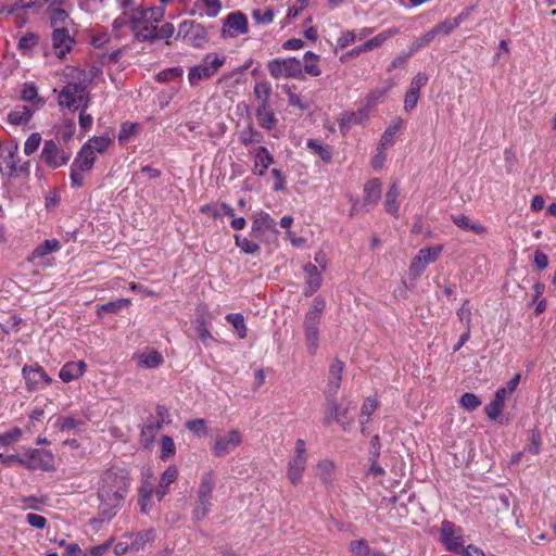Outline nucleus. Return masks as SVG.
<instances>
[{"label":"nucleus","mask_w":556,"mask_h":556,"mask_svg":"<svg viewBox=\"0 0 556 556\" xmlns=\"http://www.w3.org/2000/svg\"><path fill=\"white\" fill-rule=\"evenodd\" d=\"M306 460L305 441L303 439H298L295 442L294 456L289 462L287 471L288 479L293 485L300 483L305 470Z\"/></svg>","instance_id":"obj_7"},{"label":"nucleus","mask_w":556,"mask_h":556,"mask_svg":"<svg viewBox=\"0 0 556 556\" xmlns=\"http://www.w3.org/2000/svg\"><path fill=\"white\" fill-rule=\"evenodd\" d=\"M90 100V93L85 81H70L59 94V104L71 111L86 110Z\"/></svg>","instance_id":"obj_2"},{"label":"nucleus","mask_w":556,"mask_h":556,"mask_svg":"<svg viewBox=\"0 0 556 556\" xmlns=\"http://www.w3.org/2000/svg\"><path fill=\"white\" fill-rule=\"evenodd\" d=\"M242 435L237 430L229 431L225 437L218 438L212 448L216 457H223L240 445Z\"/></svg>","instance_id":"obj_16"},{"label":"nucleus","mask_w":556,"mask_h":556,"mask_svg":"<svg viewBox=\"0 0 556 556\" xmlns=\"http://www.w3.org/2000/svg\"><path fill=\"white\" fill-rule=\"evenodd\" d=\"M98 496L100 500L99 516L101 521L111 520L123 505L124 495L111 486H102Z\"/></svg>","instance_id":"obj_4"},{"label":"nucleus","mask_w":556,"mask_h":556,"mask_svg":"<svg viewBox=\"0 0 556 556\" xmlns=\"http://www.w3.org/2000/svg\"><path fill=\"white\" fill-rule=\"evenodd\" d=\"M451 218L460 229L469 230L478 235L486 232V228L484 226L471 222L466 215H452Z\"/></svg>","instance_id":"obj_32"},{"label":"nucleus","mask_w":556,"mask_h":556,"mask_svg":"<svg viewBox=\"0 0 556 556\" xmlns=\"http://www.w3.org/2000/svg\"><path fill=\"white\" fill-rule=\"evenodd\" d=\"M112 541L111 539L100 545L92 546L84 556H103L112 545Z\"/></svg>","instance_id":"obj_64"},{"label":"nucleus","mask_w":556,"mask_h":556,"mask_svg":"<svg viewBox=\"0 0 556 556\" xmlns=\"http://www.w3.org/2000/svg\"><path fill=\"white\" fill-rule=\"evenodd\" d=\"M343 369L344 363L341 362L340 359L336 358L331 363L328 374V383L325 389L326 397L336 396V394L338 393L341 386Z\"/></svg>","instance_id":"obj_17"},{"label":"nucleus","mask_w":556,"mask_h":556,"mask_svg":"<svg viewBox=\"0 0 556 556\" xmlns=\"http://www.w3.org/2000/svg\"><path fill=\"white\" fill-rule=\"evenodd\" d=\"M333 470V464L330 460H321L316 467V476L324 482L329 483L331 481V473Z\"/></svg>","instance_id":"obj_48"},{"label":"nucleus","mask_w":556,"mask_h":556,"mask_svg":"<svg viewBox=\"0 0 556 556\" xmlns=\"http://www.w3.org/2000/svg\"><path fill=\"white\" fill-rule=\"evenodd\" d=\"M138 130V125L130 122H125L122 124L118 140L121 142L127 141L132 135H135Z\"/></svg>","instance_id":"obj_59"},{"label":"nucleus","mask_w":556,"mask_h":556,"mask_svg":"<svg viewBox=\"0 0 556 556\" xmlns=\"http://www.w3.org/2000/svg\"><path fill=\"white\" fill-rule=\"evenodd\" d=\"M51 40L58 58L61 59L72 51L76 42L67 27L53 29Z\"/></svg>","instance_id":"obj_13"},{"label":"nucleus","mask_w":556,"mask_h":556,"mask_svg":"<svg viewBox=\"0 0 556 556\" xmlns=\"http://www.w3.org/2000/svg\"><path fill=\"white\" fill-rule=\"evenodd\" d=\"M89 146L90 144H84L72 163L73 166L84 172L90 170L96 161L93 150L90 149Z\"/></svg>","instance_id":"obj_23"},{"label":"nucleus","mask_w":556,"mask_h":556,"mask_svg":"<svg viewBox=\"0 0 556 556\" xmlns=\"http://www.w3.org/2000/svg\"><path fill=\"white\" fill-rule=\"evenodd\" d=\"M186 428L189 429L198 437L205 435L207 433V427L204 419L199 418L186 422Z\"/></svg>","instance_id":"obj_58"},{"label":"nucleus","mask_w":556,"mask_h":556,"mask_svg":"<svg viewBox=\"0 0 556 556\" xmlns=\"http://www.w3.org/2000/svg\"><path fill=\"white\" fill-rule=\"evenodd\" d=\"M129 304L127 299H117L115 301H110L108 303L102 304L98 308V314L102 316L103 314H116L124 307Z\"/></svg>","instance_id":"obj_43"},{"label":"nucleus","mask_w":556,"mask_h":556,"mask_svg":"<svg viewBox=\"0 0 556 556\" xmlns=\"http://www.w3.org/2000/svg\"><path fill=\"white\" fill-rule=\"evenodd\" d=\"M378 407V401L375 397H367L361 408V419L370 421V416L375 413Z\"/></svg>","instance_id":"obj_52"},{"label":"nucleus","mask_w":556,"mask_h":556,"mask_svg":"<svg viewBox=\"0 0 556 556\" xmlns=\"http://www.w3.org/2000/svg\"><path fill=\"white\" fill-rule=\"evenodd\" d=\"M381 199V181L378 178L370 179L364 188V206L374 207Z\"/></svg>","instance_id":"obj_20"},{"label":"nucleus","mask_w":556,"mask_h":556,"mask_svg":"<svg viewBox=\"0 0 556 556\" xmlns=\"http://www.w3.org/2000/svg\"><path fill=\"white\" fill-rule=\"evenodd\" d=\"M33 117V111L26 105H18L8 115V121L12 125H25Z\"/></svg>","instance_id":"obj_31"},{"label":"nucleus","mask_w":556,"mask_h":556,"mask_svg":"<svg viewBox=\"0 0 556 556\" xmlns=\"http://www.w3.org/2000/svg\"><path fill=\"white\" fill-rule=\"evenodd\" d=\"M236 245L247 254H254L260 251L258 243L249 240L240 235H235Z\"/></svg>","instance_id":"obj_49"},{"label":"nucleus","mask_w":556,"mask_h":556,"mask_svg":"<svg viewBox=\"0 0 556 556\" xmlns=\"http://www.w3.org/2000/svg\"><path fill=\"white\" fill-rule=\"evenodd\" d=\"M16 151H17V146L10 147V149L8 150V154L3 159V162L7 166V168L9 169L8 174L10 176H12L16 172V161H15Z\"/></svg>","instance_id":"obj_63"},{"label":"nucleus","mask_w":556,"mask_h":556,"mask_svg":"<svg viewBox=\"0 0 556 556\" xmlns=\"http://www.w3.org/2000/svg\"><path fill=\"white\" fill-rule=\"evenodd\" d=\"M86 367L87 365L84 361L68 362L60 369L59 377L64 382H71L83 376Z\"/></svg>","instance_id":"obj_19"},{"label":"nucleus","mask_w":556,"mask_h":556,"mask_svg":"<svg viewBox=\"0 0 556 556\" xmlns=\"http://www.w3.org/2000/svg\"><path fill=\"white\" fill-rule=\"evenodd\" d=\"M134 540L130 543L129 548L135 551H140L146 547L148 543H151L155 539V531L153 529H149L146 531L138 532L136 534H131Z\"/></svg>","instance_id":"obj_34"},{"label":"nucleus","mask_w":556,"mask_h":556,"mask_svg":"<svg viewBox=\"0 0 556 556\" xmlns=\"http://www.w3.org/2000/svg\"><path fill=\"white\" fill-rule=\"evenodd\" d=\"M252 17L257 24H270L274 20V11L271 9H266L262 13L261 10L256 9L253 10Z\"/></svg>","instance_id":"obj_62"},{"label":"nucleus","mask_w":556,"mask_h":556,"mask_svg":"<svg viewBox=\"0 0 556 556\" xmlns=\"http://www.w3.org/2000/svg\"><path fill=\"white\" fill-rule=\"evenodd\" d=\"M255 115L261 127L265 129H273L278 122L275 113L269 109V105L258 104Z\"/></svg>","instance_id":"obj_28"},{"label":"nucleus","mask_w":556,"mask_h":556,"mask_svg":"<svg viewBox=\"0 0 556 556\" xmlns=\"http://www.w3.org/2000/svg\"><path fill=\"white\" fill-rule=\"evenodd\" d=\"M339 424L344 431L350 430L353 420L349 417V408H342L334 396L326 397V416L324 425L330 426L332 422Z\"/></svg>","instance_id":"obj_9"},{"label":"nucleus","mask_w":556,"mask_h":556,"mask_svg":"<svg viewBox=\"0 0 556 556\" xmlns=\"http://www.w3.org/2000/svg\"><path fill=\"white\" fill-rule=\"evenodd\" d=\"M462 17L463 16H456L453 20H446L442 23H439L432 28V31L435 36L439 34L448 35L459 26L462 23Z\"/></svg>","instance_id":"obj_45"},{"label":"nucleus","mask_w":556,"mask_h":556,"mask_svg":"<svg viewBox=\"0 0 556 556\" xmlns=\"http://www.w3.org/2000/svg\"><path fill=\"white\" fill-rule=\"evenodd\" d=\"M155 493V490L150 483H143L141 488L139 489V500L138 503L140 505V511L142 514L148 513V505L150 500L152 498L153 494Z\"/></svg>","instance_id":"obj_42"},{"label":"nucleus","mask_w":556,"mask_h":556,"mask_svg":"<svg viewBox=\"0 0 556 556\" xmlns=\"http://www.w3.org/2000/svg\"><path fill=\"white\" fill-rule=\"evenodd\" d=\"M307 147L313 150L318 156L326 163H329L332 159V152L329 147H324L319 141L309 139Z\"/></svg>","instance_id":"obj_46"},{"label":"nucleus","mask_w":556,"mask_h":556,"mask_svg":"<svg viewBox=\"0 0 556 556\" xmlns=\"http://www.w3.org/2000/svg\"><path fill=\"white\" fill-rule=\"evenodd\" d=\"M135 34V39L140 42H153L156 40V26L143 25L137 29H131Z\"/></svg>","instance_id":"obj_40"},{"label":"nucleus","mask_w":556,"mask_h":556,"mask_svg":"<svg viewBox=\"0 0 556 556\" xmlns=\"http://www.w3.org/2000/svg\"><path fill=\"white\" fill-rule=\"evenodd\" d=\"M349 551L353 556H371L375 549H371L368 541L358 539L349 543Z\"/></svg>","instance_id":"obj_41"},{"label":"nucleus","mask_w":556,"mask_h":556,"mask_svg":"<svg viewBox=\"0 0 556 556\" xmlns=\"http://www.w3.org/2000/svg\"><path fill=\"white\" fill-rule=\"evenodd\" d=\"M400 195V189L395 182L391 185L388 192L386 193L384 208L388 213L393 216H397L399 203L397 198Z\"/></svg>","instance_id":"obj_33"},{"label":"nucleus","mask_w":556,"mask_h":556,"mask_svg":"<svg viewBox=\"0 0 556 556\" xmlns=\"http://www.w3.org/2000/svg\"><path fill=\"white\" fill-rule=\"evenodd\" d=\"M325 307V300L320 296H316L304 317L303 329L309 354H315L318 349L319 325Z\"/></svg>","instance_id":"obj_1"},{"label":"nucleus","mask_w":556,"mask_h":556,"mask_svg":"<svg viewBox=\"0 0 556 556\" xmlns=\"http://www.w3.org/2000/svg\"><path fill=\"white\" fill-rule=\"evenodd\" d=\"M367 119V114L365 112H345L339 119V127L341 131H346L353 125L363 124Z\"/></svg>","instance_id":"obj_30"},{"label":"nucleus","mask_w":556,"mask_h":556,"mask_svg":"<svg viewBox=\"0 0 556 556\" xmlns=\"http://www.w3.org/2000/svg\"><path fill=\"white\" fill-rule=\"evenodd\" d=\"M239 140L247 147L252 143L261 142L263 140V135L250 125L245 130L240 132Z\"/></svg>","instance_id":"obj_44"},{"label":"nucleus","mask_w":556,"mask_h":556,"mask_svg":"<svg viewBox=\"0 0 556 556\" xmlns=\"http://www.w3.org/2000/svg\"><path fill=\"white\" fill-rule=\"evenodd\" d=\"M212 506V502L206 501L202 502V500H198L197 506L192 511V519L195 522L203 520L210 513Z\"/></svg>","instance_id":"obj_53"},{"label":"nucleus","mask_w":556,"mask_h":556,"mask_svg":"<svg viewBox=\"0 0 556 556\" xmlns=\"http://www.w3.org/2000/svg\"><path fill=\"white\" fill-rule=\"evenodd\" d=\"M26 464H22L28 469H41L49 471L53 468V456L50 452L45 450H31L28 452V458L25 459Z\"/></svg>","instance_id":"obj_14"},{"label":"nucleus","mask_w":556,"mask_h":556,"mask_svg":"<svg viewBox=\"0 0 556 556\" xmlns=\"http://www.w3.org/2000/svg\"><path fill=\"white\" fill-rule=\"evenodd\" d=\"M267 70L275 79L304 78L302 75V62L296 58L274 59L267 63Z\"/></svg>","instance_id":"obj_5"},{"label":"nucleus","mask_w":556,"mask_h":556,"mask_svg":"<svg viewBox=\"0 0 556 556\" xmlns=\"http://www.w3.org/2000/svg\"><path fill=\"white\" fill-rule=\"evenodd\" d=\"M434 37H435V35L431 29V30L427 31L426 34H424L421 37L416 38L409 47L408 55H413L420 48L429 45L434 39Z\"/></svg>","instance_id":"obj_51"},{"label":"nucleus","mask_w":556,"mask_h":556,"mask_svg":"<svg viewBox=\"0 0 556 556\" xmlns=\"http://www.w3.org/2000/svg\"><path fill=\"white\" fill-rule=\"evenodd\" d=\"M459 403L465 409L472 412L481 405V400L475 393L467 392L462 395Z\"/></svg>","instance_id":"obj_54"},{"label":"nucleus","mask_w":556,"mask_h":556,"mask_svg":"<svg viewBox=\"0 0 556 556\" xmlns=\"http://www.w3.org/2000/svg\"><path fill=\"white\" fill-rule=\"evenodd\" d=\"M163 421H155L153 418H150L148 422L142 427L140 433V443L143 447H149L153 441L157 432L162 429Z\"/></svg>","instance_id":"obj_25"},{"label":"nucleus","mask_w":556,"mask_h":556,"mask_svg":"<svg viewBox=\"0 0 556 556\" xmlns=\"http://www.w3.org/2000/svg\"><path fill=\"white\" fill-rule=\"evenodd\" d=\"M41 160L51 168H58L66 164L71 159V153L60 149L53 140L45 141Z\"/></svg>","instance_id":"obj_11"},{"label":"nucleus","mask_w":556,"mask_h":556,"mask_svg":"<svg viewBox=\"0 0 556 556\" xmlns=\"http://www.w3.org/2000/svg\"><path fill=\"white\" fill-rule=\"evenodd\" d=\"M23 377L26 380V387L29 391H35L41 388V384H50L51 377L45 371L40 365L28 366L25 365L22 369Z\"/></svg>","instance_id":"obj_12"},{"label":"nucleus","mask_w":556,"mask_h":556,"mask_svg":"<svg viewBox=\"0 0 556 556\" xmlns=\"http://www.w3.org/2000/svg\"><path fill=\"white\" fill-rule=\"evenodd\" d=\"M175 443L169 435H164L161 441V459L166 460L175 454Z\"/></svg>","instance_id":"obj_55"},{"label":"nucleus","mask_w":556,"mask_h":556,"mask_svg":"<svg viewBox=\"0 0 556 556\" xmlns=\"http://www.w3.org/2000/svg\"><path fill=\"white\" fill-rule=\"evenodd\" d=\"M21 435H22V430L17 427L11 429L8 432L1 433L0 434V445L10 446L13 443H15L16 441H18Z\"/></svg>","instance_id":"obj_57"},{"label":"nucleus","mask_w":556,"mask_h":556,"mask_svg":"<svg viewBox=\"0 0 556 556\" xmlns=\"http://www.w3.org/2000/svg\"><path fill=\"white\" fill-rule=\"evenodd\" d=\"M441 542L445 548L453 553L464 549L463 530L448 520H443L440 528Z\"/></svg>","instance_id":"obj_8"},{"label":"nucleus","mask_w":556,"mask_h":556,"mask_svg":"<svg viewBox=\"0 0 556 556\" xmlns=\"http://www.w3.org/2000/svg\"><path fill=\"white\" fill-rule=\"evenodd\" d=\"M214 485L215 479L213 472H205L201 478V482L198 489V500H202V502H212Z\"/></svg>","instance_id":"obj_27"},{"label":"nucleus","mask_w":556,"mask_h":556,"mask_svg":"<svg viewBox=\"0 0 556 556\" xmlns=\"http://www.w3.org/2000/svg\"><path fill=\"white\" fill-rule=\"evenodd\" d=\"M37 42L38 37L33 33H28L18 40V49L23 53H26L28 50L34 48L37 45Z\"/></svg>","instance_id":"obj_60"},{"label":"nucleus","mask_w":556,"mask_h":556,"mask_svg":"<svg viewBox=\"0 0 556 556\" xmlns=\"http://www.w3.org/2000/svg\"><path fill=\"white\" fill-rule=\"evenodd\" d=\"M249 31L248 17L241 11L229 13L223 21L222 37L235 38Z\"/></svg>","instance_id":"obj_10"},{"label":"nucleus","mask_w":556,"mask_h":556,"mask_svg":"<svg viewBox=\"0 0 556 556\" xmlns=\"http://www.w3.org/2000/svg\"><path fill=\"white\" fill-rule=\"evenodd\" d=\"M442 252L441 245H435L431 248L420 249L417 257H420V261H424L426 265L433 263L438 260L439 255Z\"/></svg>","instance_id":"obj_47"},{"label":"nucleus","mask_w":556,"mask_h":556,"mask_svg":"<svg viewBox=\"0 0 556 556\" xmlns=\"http://www.w3.org/2000/svg\"><path fill=\"white\" fill-rule=\"evenodd\" d=\"M267 230H269L274 233H278V230L276 229L275 219L266 212L256 213L254 215V219L252 223L251 233L255 238H260Z\"/></svg>","instance_id":"obj_18"},{"label":"nucleus","mask_w":556,"mask_h":556,"mask_svg":"<svg viewBox=\"0 0 556 556\" xmlns=\"http://www.w3.org/2000/svg\"><path fill=\"white\" fill-rule=\"evenodd\" d=\"M110 143H111V139L109 137L99 136V137H93L85 144H91V146H89V148L93 150V153L94 152L102 153L106 150V148L109 147Z\"/></svg>","instance_id":"obj_56"},{"label":"nucleus","mask_w":556,"mask_h":556,"mask_svg":"<svg viewBox=\"0 0 556 556\" xmlns=\"http://www.w3.org/2000/svg\"><path fill=\"white\" fill-rule=\"evenodd\" d=\"M225 318L235 328L240 339H244L247 337L248 328L242 314L230 313L227 314Z\"/></svg>","instance_id":"obj_39"},{"label":"nucleus","mask_w":556,"mask_h":556,"mask_svg":"<svg viewBox=\"0 0 556 556\" xmlns=\"http://www.w3.org/2000/svg\"><path fill=\"white\" fill-rule=\"evenodd\" d=\"M21 99L23 101L30 102L34 105H42L45 103L42 98L38 96V90L34 83H26L23 85Z\"/></svg>","instance_id":"obj_37"},{"label":"nucleus","mask_w":556,"mask_h":556,"mask_svg":"<svg viewBox=\"0 0 556 556\" xmlns=\"http://www.w3.org/2000/svg\"><path fill=\"white\" fill-rule=\"evenodd\" d=\"M41 142V136L38 132H33L26 140L24 146V153L26 155H31L38 148Z\"/></svg>","instance_id":"obj_61"},{"label":"nucleus","mask_w":556,"mask_h":556,"mask_svg":"<svg viewBox=\"0 0 556 556\" xmlns=\"http://www.w3.org/2000/svg\"><path fill=\"white\" fill-rule=\"evenodd\" d=\"M130 16V29H137L141 24L149 21V11L137 4L129 12Z\"/></svg>","instance_id":"obj_38"},{"label":"nucleus","mask_w":556,"mask_h":556,"mask_svg":"<svg viewBox=\"0 0 556 556\" xmlns=\"http://www.w3.org/2000/svg\"><path fill=\"white\" fill-rule=\"evenodd\" d=\"M178 477V470L176 466H169L161 476L159 486L155 490V495L159 501H162L163 497L168 492V486L176 481Z\"/></svg>","instance_id":"obj_24"},{"label":"nucleus","mask_w":556,"mask_h":556,"mask_svg":"<svg viewBox=\"0 0 556 556\" xmlns=\"http://www.w3.org/2000/svg\"><path fill=\"white\" fill-rule=\"evenodd\" d=\"M62 0H53L47 8V14L53 29L67 27L73 24V20L70 17V14L62 9Z\"/></svg>","instance_id":"obj_15"},{"label":"nucleus","mask_w":556,"mask_h":556,"mask_svg":"<svg viewBox=\"0 0 556 556\" xmlns=\"http://www.w3.org/2000/svg\"><path fill=\"white\" fill-rule=\"evenodd\" d=\"M304 273L306 275L305 295H312L321 285V275L317 267L311 263L304 266Z\"/></svg>","instance_id":"obj_21"},{"label":"nucleus","mask_w":556,"mask_h":556,"mask_svg":"<svg viewBox=\"0 0 556 556\" xmlns=\"http://www.w3.org/2000/svg\"><path fill=\"white\" fill-rule=\"evenodd\" d=\"M176 38L195 48H202L208 40L205 27L194 21L180 23Z\"/></svg>","instance_id":"obj_6"},{"label":"nucleus","mask_w":556,"mask_h":556,"mask_svg":"<svg viewBox=\"0 0 556 556\" xmlns=\"http://www.w3.org/2000/svg\"><path fill=\"white\" fill-rule=\"evenodd\" d=\"M274 163V157L266 147H260L255 153L253 174L264 176L268 167Z\"/></svg>","instance_id":"obj_22"},{"label":"nucleus","mask_w":556,"mask_h":556,"mask_svg":"<svg viewBox=\"0 0 556 556\" xmlns=\"http://www.w3.org/2000/svg\"><path fill=\"white\" fill-rule=\"evenodd\" d=\"M138 364L146 368H156L163 363V356L155 350L148 351L137 356Z\"/></svg>","instance_id":"obj_35"},{"label":"nucleus","mask_w":556,"mask_h":556,"mask_svg":"<svg viewBox=\"0 0 556 556\" xmlns=\"http://www.w3.org/2000/svg\"><path fill=\"white\" fill-rule=\"evenodd\" d=\"M61 249L60 241L56 239L45 240L41 244L34 249L31 253L33 258H43L48 254L59 251Z\"/></svg>","instance_id":"obj_36"},{"label":"nucleus","mask_w":556,"mask_h":556,"mask_svg":"<svg viewBox=\"0 0 556 556\" xmlns=\"http://www.w3.org/2000/svg\"><path fill=\"white\" fill-rule=\"evenodd\" d=\"M506 399V389H498L495 392L494 399L485 406V414L491 420H497L500 417L504 402Z\"/></svg>","instance_id":"obj_26"},{"label":"nucleus","mask_w":556,"mask_h":556,"mask_svg":"<svg viewBox=\"0 0 556 556\" xmlns=\"http://www.w3.org/2000/svg\"><path fill=\"white\" fill-rule=\"evenodd\" d=\"M225 64V58L217 54H206L202 63L189 68L188 80L191 86H195L200 80L210 79Z\"/></svg>","instance_id":"obj_3"},{"label":"nucleus","mask_w":556,"mask_h":556,"mask_svg":"<svg viewBox=\"0 0 556 556\" xmlns=\"http://www.w3.org/2000/svg\"><path fill=\"white\" fill-rule=\"evenodd\" d=\"M402 126V119H394L381 136L378 150H386L394 144V137Z\"/></svg>","instance_id":"obj_29"},{"label":"nucleus","mask_w":556,"mask_h":556,"mask_svg":"<svg viewBox=\"0 0 556 556\" xmlns=\"http://www.w3.org/2000/svg\"><path fill=\"white\" fill-rule=\"evenodd\" d=\"M271 87L268 83H257L254 87V96L260 101L258 104L268 105Z\"/></svg>","instance_id":"obj_50"}]
</instances>
